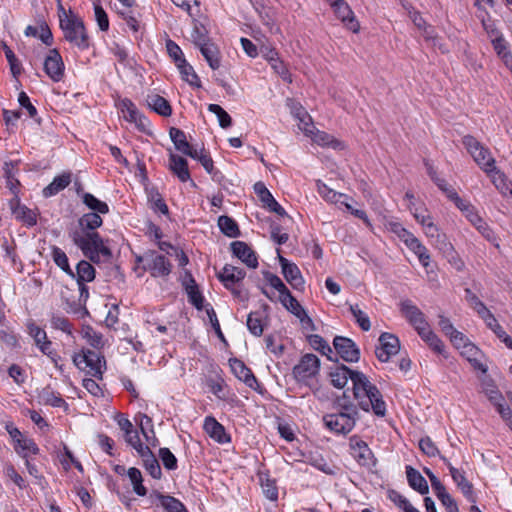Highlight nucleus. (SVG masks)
<instances>
[{"label": "nucleus", "instance_id": "14", "mask_svg": "<svg viewBox=\"0 0 512 512\" xmlns=\"http://www.w3.org/2000/svg\"><path fill=\"white\" fill-rule=\"evenodd\" d=\"M232 254L241 260L247 267L255 269L258 267V258L254 250L243 241H234L230 244Z\"/></svg>", "mask_w": 512, "mask_h": 512}, {"label": "nucleus", "instance_id": "62", "mask_svg": "<svg viewBox=\"0 0 512 512\" xmlns=\"http://www.w3.org/2000/svg\"><path fill=\"white\" fill-rule=\"evenodd\" d=\"M95 19L101 31L109 29L108 15L100 4L94 3Z\"/></svg>", "mask_w": 512, "mask_h": 512}, {"label": "nucleus", "instance_id": "38", "mask_svg": "<svg viewBox=\"0 0 512 512\" xmlns=\"http://www.w3.org/2000/svg\"><path fill=\"white\" fill-rule=\"evenodd\" d=\"M246 324L252 335L260 337L263 334V314L260 311L250 312Z\"/></svg>", "mask_w": 512, "mask_h": 512}, {"label": "nucleus", "instance_id": "36", "mask_svg": "<svg viewBox=\"0 0 512 512\" xmlns=\"http://www.w3.org/2000/svg\"><path fill=\"white\" fill-rule=\"evenodd\" d=\"M169 136L178 151L185 155H191L190 151L188 150L191 145L188 143L186 135L182 130L171 127L169 130Z\"/></svg>", "mask_w": 512, "mask_h": 512}, {"label": "nucleus", "instance_id": "42", "mask_svg": "<svg viewBox=\"0 0 512 512\" xmlns=\"http://www.w3.org/2000/svg\"><path fill=\"white\" fill-rule=\"evenodd\" d=\"M279 301L295 317H300V314H304L305 309L290 291L282 296Z\"/></svg>", "mask_w": 512, "mask_h": 512}, {"label": "nucleus", "instance_id": "32", "mask_svg": "<svg viewBox=\"0 0 512 512\" xmlns=\"http://www.w3.org/2000/svg\"><path fill=\"white\" fill-rule=\"evenodd\" d=\"M185 290L188 295L189 302L198 310L203 308L204 297L199 291L198 285L194 278L189 274V283H186Z\"/></svg>", "mask_w": 512, "mask_h": 512}, {"label": "nucleus", "instance_id": "45", "mask_svg": "<svg viewBox=\"0 0 512 512\" xmlns=\"http://www.w3.org/2000/svg\"><path fill=\"white\" fill-rule=\"evenodd\" d=\"M335 405L339 409L338 412L352 413L358 415L357 407H359V405H356L351 401L350 396L347 394V391H344L341 396L336 398Z\"/></svg>", "mask_w": 512, "mask_h": 512}, {"label": "nucleus", "instance_id": "18", "mask_svg": "<svg viewBox=\"0 0 512 512\" xmlns=\"http://www.w3.org/2000/svg\"><path fill=\"white\" fill-rule=\"evenodd\" d=\"M350 446L354 451V458L360 465L370 466L375 463L373 453L366 442L357 437H352L350 439Z\"/></svg>", "mask_w": 512, "mask_h": 512}, {"label": "nucleus", "instance_id": "8", "mask_svg": "<svg viewBox=\"0 0 512 512\" xmlns=\"http://www.w3.org/2000/svg\"><path fill=\"white\" fill-rule=\"evenodd\" d=\"M320 370V359L312 354L303 355L298 364L293 367V376L297 382L308 385V381L315 377Z\"/></svg>", "mask_w": 512, "mask_h": 512}, {"label": "nucleus", "instance_id": "44", "mask_svg": "<svg viewBox=\"0 0 512 512\" xmlns=\"http://www.w3.org/2000/svg\"><path fill=\"white\" fill-rule=\"evenodd\" d=\"M407 247L417 255L420 263L424 267H428L430 255L428 254L426 247L422 245V243L416 237L414 239H410V243L407 245Z\"/></svg>", "mask_w": 512, "mask_h": 512}, {"label": "nucleus", "instance_id": "58", "mask_svg": "<svg viewBox=\"0 0 512 512\" xmlns=\"http://www.w3.org/2000/svg\"><path fill=\"white\" fill-rule=\"evenodd\" d=\"M492 173V182L496 186V188L504 195L507 194L508 192L512 193V190L509 188V185L506 182L505 175L498 171L496 167Z\"/></svg>", "mask_w": 512, "mask_h": 512}, {"label": "nucleus", "instance_id": "25", "mask_svg": "<svg viewBox=\"0 0 512 512\" xmlns=\"http://www.w3.org/2000/svg\"><path fill=\"white\" fill-rule=\"evenodd\" d=\"M406 476L409 486L420 493L426 495L429 492V486L426 479L420 474L418 470L412 466H406Z\"/></svg>", "mask_w": 512, "mask_h": 512}, {"label": "nucleus", "instance_id": "41", "mask_svg": "<svg viewBox=\"0 0 512 512\" xmlns=\"http://www.w3.org/2000/svg\"><path fill=\"white\" fill-rule=\"evenodd\" d=\"M127 475L133 486V491L138 496H145L147 494V489L143 485V477L141 471L138 468L131 467L127 470Z\"/></svg>", "mask_w": 512, "mask_h": 512}, {"label": "nucleus", "instance_id": "3", "mask_svg": "<svg viewBox=\"0 0 512 512\" xmlns=\"http://www.w3.org/2000/svg\"><path fill=\"white\" fill-rule=\"evenodd\" d=\"M60 28L64 38L80 50H86L90 46L89 37L82 19L70 11V17L60 14Z\"/></svg>", "mask_w": 512, "mask_h": 512}, {"label": "nucleus", "instance_id": "9", "mask_svg": "<svg viewBox=\"0 0 512 512\" xmlns=\"http://www.w3.org/2000/svg\"><path fill=\"white\" fill-rule=\"evenodd\" d=\"M277 254L278 261L281 266V271L285 280L291 285L293 289L303 291L305 281L298 266L295 263L283 257L280 254V249H277Z\"/></svg>", "mask_w": 512, "mask_h": 512}, {"label": "nucleus", "instance_id": "52", "mask_svg": "<svg viewBox=\"0 0 512 512\" xmlns=\"http://www.w3.org/2000/svg\"><path fill=\"white\" fill-rule=\"evenodd\" d=\"M208 110L214 113L219 121V125L226 129L232 125L231 116L218 104H209Z\"/></svg>", "mask_w": 512, "mask_h": 512}, {"label": "nucleus", "instance_id": "2", "mask_svg": "<svg viewBox=\"0 0 512 512\" xmlns=\"http://www.w3.org/2000/svg\"><path fill=\"white\" fill-rule=\"evenodd\" d=\"M103 219L99 213L89 212L78 220L79 229H70L69 237L82 251L83 255L95 264L100 263V257L105 260L112 258V251L104 244L103 238L95 231L101 227Z\"/></svg>", "mask_w": 512, "mask_h": 512}, {"label": "nucleus", "instance_id": "4", "mask_svg": "<svg viewBox=\"0 0 512 512\" xmlns=\"http://www.w3.org/2000/svg\"><path fill=\"white\" fill-rule=\"evenodd\" d=\"M462 143L483 171L491 174L495 170V160L489 149L484 147L476 138L466 135L463 137Z\"/></svg>", "mask_w": 512, "mask_h": 512}, {"label": "nucleus", "instance_id": "50", "mask_svg": "<svg viewBox=\"0 0 512 512\" xmlns=\"http://www.w3.org/2000/svg\"><path fill=\"white\" fill-rule=\"evenodd\" d=\"M318 193L326 200L332 203H337L341 198L347 197L345 194L338 193L329 188L325 183L320 180L317 181Z\"/></svg>", "mask_w": 512, "mask_h": 512}, {"label": "nucleus", "instance_id": "13", "mask_svg": "<svg viewBox=\"0 0 512 512\" xmlns=\"http://www.w3.org/2000/svg\"><path fill=\"white\" fill-rule=\"evenodd\" d=\"M229 364L233 374L241 381H243L249 388L260 391L261 385L253 374L252 370L248 368L242 360L232 358Z\"/></svg>", "mask_w": 512, "mask_h": 512}, {"label": "nucleus", "instance_id": "7", "mask_svg": "<svg viewBox=\"0 0 512 512\" xmlns=\"http://www.w3.org/2000/svg\"><path fill=\"white\" fill-rule=\"evenodd\" d=\"M358 415L352 413L335 412L323 416L325 426L335 434L346 435L355 427Z\"/></svg>", "mask_w": 512, "mask_h": 512}, {"label": "nucleus", "instance_id": "17", "mask_svg": "<svg viewBox=\"0 0 512 512\" xmlns=\"http://www.w3.org/2000/svg\"><path fill=\"white\" fill-rule=\"evenodd\" d=\"M332 8L337 18H339L349 30L354 33L359 31V23L345 0H337Z\"/></svg>", "mask_w": 512, "mask_h": 512}, {"label": "nucleus", "instance_id": "31", "mask_svg": "<svg viewBox=\"0 0 512 512\" xmlns=\"http://www.w3.org/2000/svg\"><path fill=\"white\" fill-rule=\"evenodd\" d=\"M70 292L71 290L67 287L61 291V299L66 303L65 310L68 313L81 314L83 317L88 315L89 312L86 307L82 303L77 302L74 297H70Z\"/></svg>", "mask_w": 512, "mask_h": 512}, {"label": "nucleus", "instance_id": "21", "mask_svg": "<svg viewBox=\"0 0 512 512\" xmlns=\"http://www.w3.org/2000/svg\"><path fill=\"white\" fill-rule=\"evenodd\" d=\"M450 474L457 487L461 490L466 499L472 503L476 502L473 492V485L466 479L464 472L454 466H450Z\"/></svg>", "mask_w": 512, "mask_h": 512}, {"label": "nucleus", "instance_id": "20", "mask_svg": "<svg viewBox=\"0 0 512 512\" xmlns=\"http://www.w3.org/2000/svg\"><path fill=\"white\" fill-rule=\"evenodd\" d=\"M400 311L414 328L425 325L427 322L424 313L410 300L400 303Z\"/></svg>", "mask_w": 512, "mask_h": 512}, {"label": "nucleus", "instance_id": "6", "mask_svg": "<svg viewBox=\"0 0 512 512\" xmlns=\"http://www.w3.org/2000/svg\"><path fill=\"white\" fill-rule=\"evenodd\" d=\"M146 266H141L143 272H149L153 278H166L172 271L171 262L163 254L155 250L145 252Z\"/></svg>", "mask_w": 512, "mask_h": 512}, {"label": "nucleus", "instance_id": "37", "mask_svg": "<svg viewBox=\"0 0 512 512\" xmlns=\"http://www.w3.org/2000/svg\"><path fill=\"white\" fill-rule=\"evenodd\" d=\"M309 345L316 351H319L322 355L327 356L329 360H333L331 354L333 353L332 348L324 340V338L318 334H310L306 336Z\"/></svg>", "mask_w": 512, "mask_h": 512}, {"label": "nucleus", "instance_id": "19", "mask_svg": "<svg viewBox=\"0 0 512 512\" xmlns=\"http://www.w3.org/2000/svg\"><path fill=\"white\" fill-rule=\"evenodd\" d=\"M424 230L426 236L431 238L432 244L437 249H439L443 253H449L454 250L452 244L447 240L446 235L440 232L438 226L434 224V222H429V224H427V227H425Z\"/></svg>", "mask_w": 512, "mask_h": 512}, {"label": "nucleus", "instance_id": "22", "mask_svg": "<svg viewBox=\"0 0 512 512\" xmlns=\"http://www.w3.org/2000/svg\"><path fill=\"white\" fill-rule=\"evenodd\" d=\"M467 219L487 241L491 242L496 248H499L498 238L495 233L477 213L467 214Z\"/></svg>", "mask_w": 512, "mask_h": 512}, {"label": "nucleus", "instance_id": "1", "mask_svg": "<svg viewBox=\"0 0 512 512\" xmlns=\"http://www.w3.org/2000/svg\"><path fill=\"white\" fill-rule=\"evenodd\" d=\"M329 377L331 384L338 389H343L350 379L353 384L354 399L358 401L359 408L363 411L372 410L375 415L381 417L386 414V404L381 392L364 373L353 370L344 364H338L331 369Z\"/></svg>", "mask_w": 512, "mask_h": 512}, {"label": "nucleus", "instance_id": "43", "mask_svg": "<svg viewBox=\"0 0 512 512\" xmlns=\"http://www.w3.org/2000/svg\"><path fill=\"white\" fill-rule=\"evenodd\" d=\"M41 399L46 405H50L52 407H68L67 402L62 398L59 393H55L49 388L43 389L40 394Z\"/></svg>", "mask_w": 512, "mask_h": 512}, {"label": "nucleus", "instance_id": "55", "mask_svg": "<svg viewBox=\"0 0 512 512\" xmlns=\"http://www.w3.org/2000/svg\"><path fill=\"white\" fill-rule=\"evenodd\" d=\"M159 458L167 470H175L177 468V459L168 448L159 449Z\"/></svg>", "mask_w": 512, "mask_h": 512}, {"label": "nucleus", "instance_id": "30", "mask_svg": "<svg viewBox=\"0 0 512 512\" xmlns=\"http://www.w3.org/2000/svg\"><path fill=\"white\" fill-rule=\"evenodd\" d=\"M95 276L96 270L90 262L81 260L77 264L75 273L77 283L92 282L95 279Z\"/></svg>", "mask_w": 512, "mask_h": 512}, {"label": "nucleus", "instance_id": "60", "mask_svg": "<svg viewBox=\"0 0 512 512\" xmlns=\"http://www.w3.org/2000/svg\"><path fill=\"white\" fill-rule=\"evenodd\" d=\"M217 278L226 289L232 288L233 286L236 285L239 286V284H241L238 280H236V277L233 272L226 271V265L222 268L220 272L217 273Z\"/></svg>", "mask_w": 512, "mask_h": 512}, {"label": "nucleus", "instance_id": "51", "mask_svg": "<svg viewBox=\"0 0 512 512\" xmlns=\"http://www.w3.org/2000/svg\"><path fill=\"white\" fill-rule=\"evenodd\" d=\"M120 109L126 120L133 122L136 121V119H139L140 112L130 99L125 98L121 100Z\"/></svg>", "mask_w": 512, "mask_h": 512}, {"label": "nucleus", "instance_id": "35", "mask_svg": "<svg viewBox=\"0 0 512 512\" xmlns=\"http://www.w3.org/2000/svg\"><path fill=\"white\" fill-rule=\"evenodd\" d=\"M82 201L92 212L99 214H107L109 212L107 203L99 200L91 193L83 192Z\"/></svg>", "mask_w": 512, "mask_h": 512}, {"label": "nucleus", "instance_id": "46", "mask_svg": "<svg viewBox=\"0 0 512 512\" xmlns=\"http://www.w3.org/2000/svg\"><path fill=\"white\" fill-rule=\"evenodd\" d=\"M462 349L461 354L467 357L468 361L472 363L474 368L479 369L482 372L487 371L486 367L477 360L479 349L474 344L467 343Z\"/></svg>", "mask_w": 512, "mask_h": 512}, {"label": "nucleus", "instance_id": "39", "mask_svg": "<svg viewBox=\"0 0 512 512\" xmlns=\"http://www.w3.org/2000/svg\"><path fill=\"white\" fill-rule=\"evenodd\" d=\"M179 72L182 76V79L188 82L191 86L200 88L201 82L199 80L198 75L196 74L194 68L186 61L182 60L179 65H177Z\"/></svg>", "mask_w": 512, "mask_h": 512}, {"label": "nucleus", "instance_id": "59", "mask_svg": "<svg viewBox=\"0 0 512 512\" xmlns=\"http://www.w3.org/2000/svg\"><path fill=\"white\" fill-rule=\"evenodd\" d=\"M268 61L271 64V67L274 69V71L278 75H280L283 80L289 82L292 81L287 67L281 60H279L277 57L269 56Z\"/></svg>", "mask_w": 512, "mask_h": 512}, {"label": "nucleus", "instance_id": "27", "mask_svg": "<svg viewBox=\"0 0 512 512\" xmlns=\"http://www.w3.org/2000/svg\"><path fill=\"white\" fill-rule=\"evenodd\" d=\"M204 430L209 434L210 437H212L219 443H225L230 440L229 436L225 432L223 425H221L213 417L205 418Z\"/></svg>", "mask_w": 512, "mask_h": 512}, {"label": "nucleus", "instance_id": "26", "mask_svg": "<svg viewBox=\"0 0 512 512\" xmlns=\"http://www.w3.org/2000/svg\"><path fill=\"white\" fill-rule=\"evenodd\" d=\"M72 180L71 172H64L61 175L56 176L53 181L46 186L42 193L43 196L48 198L58 194L60 191L64 190Z\"/></svg>", "mask_w": 512, "mask_h": 512}, {"label": "nucleus", "instance_id": "15", "mask_svg": "<svg viewBox=\"0 0 512 512\" xmlns=\"http://www.w3.org/2000/svg\"><path fill=\"white\" fill-rule=\"evenodd\" d=\"M10 209L15 219L22 222L27 227H33L37 224V210H32L26 205L21 204L18 198H14L10 201Z\"/></svg>", "mask_w": 512, "mask_h": 512}, {"label": "nucleus", "instance_id": "48", "mask_svg": "<svg viewBox=\"0 0 512 512\" xmlns=\"http://www.w3.org/2000/svg\"><path fill=\"white\" fill-rule=\"evenodd\" d=\"M351 314L355 318V321L363 331H369L371 328V322L368 315L362 311L358 304L350 305L349 308Z\"/></svg>", "mask_w": 512, "mask_h": 512}, {"label": "nucleus", "instance_id": "5", "mask_svg": "<svg viewBox=\"0 0 512 512\" xmlns=\"http://www.w3.org/2000/svg\"><path fill=\"white\" fill-rule=\"evenodd\" d=\"M73 363L79 369L89 368V374L102 379V362L105 364V359L98 352L83 349L80 353H75L72 357Z\"/></svg>", "mask_w": 512, "mask_h": 512}, {"label": "nucleus", "instance_id": "12", "mask_svg": "<svg viewBox=\"0 0 512 512\" xmlns=\"http://www.w3.org/2000/svg\"><path fill=\"white\" fill-rule=\"evenodd\" d=\"M43 66L45 73L52 81L59 82L63 79L65 66L57 49L49 50Z\"/></svg>", "mask_w": 512, "mask_h": 512}, {"label": "nucleus", "instance_id": "64", "mask_svg": "<svg viewBox=\"0 0 512 512\" xmlns=\"http://www.w3.org/2000/svg\"><path fill=\"white\" fill-rule=\"evenodd\" d=\"M4 473L7 477H9L20 489L26 488L25 480L22 476L16 471L15 467L12 464H7L4 467Z\"/></svg>", "mask_w": 512, "mask_h": 512}, {"label": "nucleus", "instance_id": "47", "mask_svg": "<svg viewBox=\"0 0 512 512\" xmlns=\"http://www.w3.org/2000/svg\"><path fill=\"white\" fill-rule=\"evenodd\" d=\"M142 461L144 468L154 479H160L162 477L160 464L153 453L143 458Z\"/></svg>", "mask_w": 512, "mask_h": 512}, {"label": "nucleus", "instance_id": "57", "mask_svg": "<svg viewBox=\"0 0 512 512\" xmlns=\"http://www.w3.org/2000/svg\"><path fill=\"white\" fill-rule=\"evenodd\" d=\"M419 448L428 457H435L436 455L440 454L437 446L428 436L423 437L419 440Z\"/></svg>", "mask_w": 512, "mask_h": 512}, {"label": "nucleus", "instance_id": "40", "mask_svg": "<svg viewBox=\"0 0 512 512\" xmlns=\"http://www.w3.org/2000/svg\"><path fill=\"white\" fill-rule=\"evenodd\" d=\"M14 448L18 455L24 459L28 458V452L34 455L39 453L37 444L34 442V440L29 438H17V442L15 443Z\"/></svg>", "mask_w": 512, "mask_h": 512}, {"label": "nucleus", "instance_id": "56", "mask_svg": "<svg viewBox=\"0 0 512 512\" xmlns=\"http://www.w3.org/2000/svg\"><path fill=\"white\" fill-rule=\"evenodd\" d=\"M313 141L318 145L332 146L334 148L338 147L340 144L338 140L324 131H317L313 136Z\"/></svg>", "mask_w": 512, "mask_h": 512}, {"label": "nucleus", "instance_id": "10", "mask_svg": "<svg viewBox=\"0 0 512 512\" xmlns=\"http://www.w3.org/2000/svg\"><path fill=\"white\" fill-rule=\"evenodd\" d=\"M379 346L376 347L375 355L381 362H388L391 356L396 355L400 350V341L394 334L384 332L379 337Z\"/></svg>", "mask_w": 512, "mask_h": 512}, {"label": "nucleus", "instance_id": "29", "mask_svg": "<svg viewBox=\"0 0 512 512\" xmlns=\"http://www.w3.org/2000/svg\"><path fill=\"white\" fill-rule=\"evenodd\" d=\"M199 50L211 69L216 70L220 67V51L214 43L204 44Z\"/></svg>", "mask_w": 512, "mask_h": 512}, {"label": "nucleus", "instance_id": "23", "mask_svg": "<svg viewBox=\"0 0 512 512\" xmlns=\"http://www.w3.org/2000/svg\"><path fill=\"white\" fill-rule=\"evenodd\" d=\"M155 497L164 508L166 512H188L185 505L177 498L164 495L157 490H154L150 494V498Z\"/></svg>", "mask_w": 512, "mask_h": 512}, {"label": "nucleus", "instance_id": "33", "mask_svg": "<svg viewBox=\"0 0 512 512\" xmlns=\"http://www.w3.org/2000/svg\"><path fill=\"white\" fill-rule=\"evenodd\" d=\"M51 257L54 263L71 278H75V272L71 269L66 253L57 246H52Z\"/></svg>", "mask_w": 512, "mask_h": 512}, {"label": "nucleus", "instance_id": "49", "mask_svg": "<svg viewBox=\"0 0 512 512\" xmlns=\"http://www.w3.org/2000/svg\"><path fill=\"white\" fill-rule=\"evenodd\" d=\"M387 228L390 232L395 234L401 241L407 246L410 243V239H414L415 236L403 227L399 222H389Z\"/></svg>", "mask_w": 512, "mask_h": 512}, {"label": "nucleus", "instance_id": "61", "mask_svg": "<svg viewBox=\"0 0 512 512\" xmlns=\"http://www.w3.org/2000/svg\"><path fill=\"white\" fill-rule=\"evenodd\" d=\"M166 50L168 52V55L175 62L176 66L179 65L182 60H186L184 58L181 48L171 39H168L166 41Z\"/></svg>", "mask_w": 512, "mask_h": 512}, {"label": "nucleus", "instance_id": "16", "mask_svg": "<svg viewBox=\"0 0 512 512\" xmlns=\"http://www.w3.org/2000/svg\"><path fill=\"white\" fill-rule=\"evenodd\" d=\"M254 192L263 203V206L268 208L271 212L282 217L287 215L285 209L275 200L263 182L259 181L254 184Z\"/></svg>", "mask_w": 512, "mask_h": 512}, {"label": "nucleus", "instance_id": "28", "mask_svg": "<svg viewBox=\"0 0 512 512\" xmlns=\"http://www.w3.org/2000/svg\"><path fill=\"white\" fill-rule=\"evenodd\" d=\"M146 102L154 112L163 117H168L172 114V107L169 102L158 94L148 95Z\"/></svg>", "mask_w": 512, "mask_h": 512}, {"label": "nucleus", "instance_id": "34", "mask_svg": "<svg viewBox=\"0 0 512 512\" xmlns=\"http://www.w3.org/2000/svg\"><path fill=\"white\" fill-rule=\"evenodd\" d=\"M218 226L227 237L236 238L241 234L237 222L227 215H222L218 218Z\"/></svg>", "mask_w": 512, "mask_h": 512}, {"label": "nucleus", "instance_id": "53", "mask_svg": "<svg viewBox=\"0 0 512 512\" xmlns=\"http://www.w3.org/2000/svg\"><path fill=\"white\" fill-rule=\"evenodd\" d=\"M261 486L265 497L271 501L278 500V488L276 486L275 480L266 477H260Z\"/></svg>", "mask_w": 512, "mask_h": 512}, {"label": "nucleus", "instance_id": "24", "mask_svg": "<svg viewBox=\"0 0 512 512\" xmlns=\"http://www.w3.org/2000/svg\"><path fill=\"white\" fill-rule=\"evenodd\" d=\"M169 162L170 170L177 175L181 182H187L190 179L188 162L185 158L171 152Z\"/></svg>", "mask_w": 512, "mask_h": 512}, {"label": "nucleus", "instance_id": "63", "mask_svg": "<svg viewBox=\"0 0 512 512\" xmlns=\"http://www.w3.org/2000/svg\"><path fill=\"white\" fill-rule=\"evenodd\" d=\"M281 231L282 227L279 224L272 223L270 225L271 239L279 245L285 244L289 239V235Z\"/></svg>", "mask_w": 512, "mask_h": 512}, {"label": "nucleus", "instance_id": "11", "mask_svg": "<svg viewBox=\"0 0 512 512\" xmlns=\"http://www.w3.org/2000/svg\"><path fill=\"white\" fill-rule=\"evenodd\" d=\"M333 346L336 353L346 362L354 363L360 359V350L356 343L347 337L336 336L333 339Z\"/></svg>", "mask_w": 512, "mask_h": 512}, {"label": "nucleus", "instance_id": "54", "mask_svg": "<svg viewBox=\"0 0 512 512\" xmlns=\"http://www.w3.org/2000/svg\"><path fill=\"white\" fill-rule=\"evenodd\" d=\"M263 275L269 285L279 292V299L289 292V289L277 275L269 271L263 272Z\"/></svg>", "mask_w": 512, "mask_h": 512}]
</instances>
